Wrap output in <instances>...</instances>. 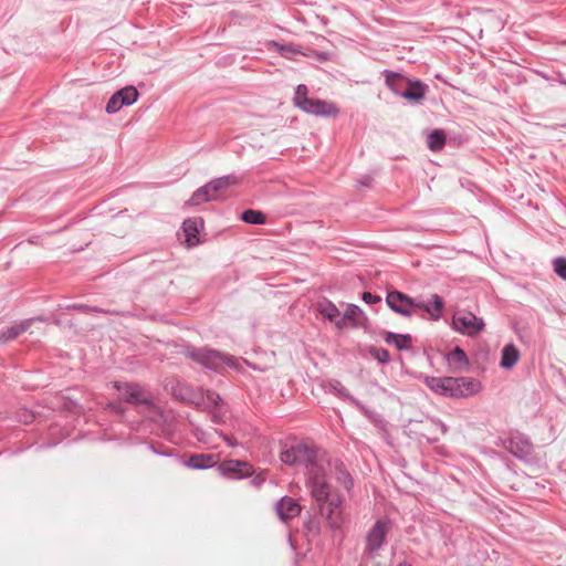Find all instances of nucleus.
I'll return each instance as SVG.
<instances>
[{"instance_id":"nucleus-1","label":"nucleus","mask_w":566,"mask_h":566,"mask_svg":"<svg viewBox=\"0 0 566 566\" xmlns=\"http://www.w3.org/2000/svg\"><path fill=\"white\" fill-rule=\"evenodd\" d=\"M444 300L438 294H430L429 297H410L407 294L392 291L387 294L384 310L390 308L402 316L429 315V318H442Z\"/></svg>"},{"instance_id":"nucleus-2","label":"nucleus","mask_w":566,"mask_h":566,"mask_svg":"<svg viewBox=\"0 0 566 566\" xmlns=\"http://www.w3.org/2000/svg\"><path fill=\"white\" fill-rule=\"evenodd\" d=\"M311 494L317 502L318 513L326 526L336 531L339 530L344 523L343 513V496L332 491L329 484L326 482L325 475L312 474Z\"/></svg>"},{"instance_id":"nucleus-3","label":"nucleus","mask_w":566,"mask_h":566,"mask_svg":"<svg viewBox=\"0 0 566 566\" xmlns=\"http://www.w3.org/2000/svg\"><path fill=\"white\" fill-rule=\"evenodd\" d=\"M281 461L290 467L304 465L307 469L308 488L312 486V474L324 475V461L318 458V451L304 442L285 444L280 453Z\"/></svg>"},{"instance_id":"nucleus-4","label":"nucleus","mask_w":566,"mask_h":566,"mask_svg":"<svg viewBox=\"0 0 566 566\" xmlns=\"http://www.w3.org/2000/svg\"><path fill=\"white\" fill-rule=\"evenodd\" d=\"M308 90L305 84H298L295 88L294 104L307 114L315 116H336L338 108L329 102L307 96Z\"/></svg>"},{"instance_id":"nucleus-5","label":"nucleus","mask_w":566,"mask_h":566,"mask_svg":"<svg viewBox=\"0 0 566 566\" xmlns=\"http://www.w3.org/2000/svg\"><path fill=\"white\" fill-rule=\"evenodd\" d=\"M391 521L382 517L376 521L366 535L365 554L375 559L379 549L386 544L387 535L391 531Z\"/></svg>"},{"instance_id":"nucleus-6","label":"nucleus","mask_w":566,"mask_h":566,"mask_svg":"<svg viewBox=\"0 0 566 566\" xmlns=\"http://www.w3.org/2000/svg\"><path fill=\"white\" fill-rule=\"evenodd\" d=\"M139 91L133 85H127L117 90L108 99L105 106L107 114H116L125 106H130L137 102Z\"/></svg>"},{"instance_id":"nucleus-7","label":"nucleus","mask_w":566,"mask_h":566,"mask_svg":"<svg viewBox=\"0 0 566 566\" xmlns=\"http://www.w3.org/2000/svg\"><path fill=\"white\" fill-rule=\"evenodd\" d=\"M193 357L202 365L214 369L234 365V360L231 357L214 350L199 352Z\"/></svg>"},{"instance_id":"nucleus-8","label":"nucleus","mask_w":566,"mask_h":566,"mask_svg":"<svg viewBox=\"0 0 566 566\" xmlns=\"http://www.w3.org/2000/svg\"><path fill=\"white\" fill-rule=\"evenodd\" d=\"M427 91L428 85L422 81L408 78L405 91L401 93V97L412 104H418L424 98Z\"/></svg>"},{"instance_id":"nucleus-9","label":"nucleus","mask_w":566,"mask_h":566,"mask_svg":"<svg viewBox=\"0 0 566 566\" xmlns=\"http://www.w3.org/2000/svg\"><path fill=\"white\" fill-rule=\"evenodd\" d=\"M61 316H93L99 313H105L97 306H88L80 303H66L59 305Z\"/></svg>"},{"instance_id":"nucleus-10","label":"nucleus","mask_w":566,"mask_h":566,"mask_svg":"<svg viewBox=\"0 0 566 566\" xmlns=\"http://www.w3.org/2000/svg\"><path fill=\"white\" fill-rule=\"evenodd\" d=\"M203 228V219L201 217L188 218L182 222L181 229L189 247L199 244V231Z\"/></svg>"},{"instance_id":"nucleus-11","label":"nucleus","mask_w":566,"mask_h":566,"mask_svg":"<svg viewBox=\"0 0 566 566\" xmlns=\"http://www.w3.org/2000/svg\"><path fill=\"white\" fill-rule=\"evenodd\" d=\"M279 517L283 521H287L296 517L301 513V505L292 497H282L275 506Z\"/></svg>"},{"instance_id":"nucleus-12","label":"nucleus","mask_w":566,"mask_h":566,"mask_svg":"<svg viewBox=\"0 0 566 566\" xmlns=\"http://www.w3.org/2000/svg\"><path fill=\"white\" fill-rule=\"evenodd\" d=\"M382 75L385 76V83L388 88L397 96L401 97V93L405 91V86L408 82V77L403 74L394 72L390 70H384Z\"/></svg>"},{"instance_id":"nucleus-13","label":"nucleus","mask_w":566,"mask_h":566,"mask_svg":"<svg viewBox=\"0 0 566 566\" xmlns=\"http://www.w3.org/2000/svg\"><path fill=\"white\" fill-rule=\"evenodd\" d=\"M452 328L467 336H475L484 329L483 321H451Z\"/></svg>"},{"instance_id":"nucleus-14","label":"nucleus","mask_w":566,"mask_h":566,"mask_svg":"<svg viewBox=\"0 0 566 566\" xmlns=\"http://www.w3.org/2000/svg\"><path fill=\"white\" fill-rule=\"evenodd\" d=\"M212 200H216V197L211 192L208 184H205L192 192L191 197L185 202V206L195 207Z\"/></svg>"},{"instance_id":"nucleus-15","label":"nucleus","mask_w":566,"mask_h":566,"mask_svg":"<svg viewBox=\"0 0 566 566\" xmlns=\"http://www.w3.org/2000/svg\"><path fill=\"white\" fill-rule=\"evenodd\" d=\"M382 337L388 345H394L398 350L408 349L412 345V338L408 334L384 332Z\"/></svg>"},{"instance_id":"nucleus-16","label":"nucleus","mask_w":566,"mask_h":566,"mask_svg":"<svg viewBox=\"0 0 566 566\" xmlns=\"http://www.w3.org/2000/svg\"><path fill=\"white\" fill-rule=\"evenodd\" d=\"M146 420L153 423L157 429L165 422V416L153 402H148L144 399V422Z\"/></svg>"},{"instance_id":"nucleus-17","label":"nucleus","mask_w":566,"mask_h":566,"mask_svg":"<svg viewBox=\"0 0 566 566\" xmlns=\"http://www.w3.org/2000/svg\"><path fill=\"white\" fill-rule=\"evenodd\" d=\"M481 390L479 380L469 377H459L460 398L474 396Z\"/></svg>"},{"instance_id":"nucleus-18","label":"nucleus","mask_w":566,"mask_h":566,"mask_svg":"<svg viewBox=\"0 0 566 566\" xmlns=\"http://www.w3.org/2000/svg\"><path fill=\"white\" fill-rule=\"evenodd\" d=\"M449 366L453 370H462L468 367L469 359L467 354L460 347H455L452 352H450L447 356Z\"/></svg>"},{"instance_id":"nucleus-19","label":"nucleus","mask_w":566,"mask_h":566,"mask_svg":"<svg viewBox=\"0 0 566 566\" xmlns=\"http://www.w3.org/2000/svg\"><path fill=\"white\" fill-rule=\"evenodd\" d=\"M520 359V352L518 349L512 345L509 344L504 346L502 349V356H501V367L504 369H511Z\"/></svg>"},{"instance_id":"nucleus-20","label":"nucleus","mask_w":566,"mask_h":566,"mask_svg":"<svg viewBox=\"0 0 566 566\" xmlns=\"http://www.w3.org/2000/svg\"><path fill=\"white\" fill-rule=\"evenodd\" d=\"M220 468L226 473H238L240 476L250 475L252 473L251 467L248 463L237 460L226 461Z\"/></svg>"},{"instance_id":"nucleus-21","label":"nucleus","mask_w":566,"mask_h":566,"mask_svg":"<svg viewBox=\"0 0 566 566\" xmlns=\"http://www.w3.org/2000/svg\"><path fill=\"white\" fill-rule=\"evenodd\" d=\"M217 462L218 459L213 454H195L189 458L188 465L192 469H207Z\"/></svg>"},{"instance_id":"nucleus-22","label":"nucleus","mask_w":566,"mask_h":566,"mask_svg":"<svg viewBox=\"0 0 566 566\" xmlns=\"http://www.w3.org/2000/svg\"><path fill=\"white\" fill-rule=\"evenodd\" d=\"M446 133L442 129L436 128L428 135L427 145L431 151H440L446 145Z\"/></svg>"},{"instance_id":"nucleus-23","label":"nucleus","mask_w":566,"mask_h":566,"mask_svg":"<svg viewBox=\"0 0 566 566\" xmlns=\"http://www.w3.org/2000/svg\"><path fill=\"white\" fill-rule=\"evenodd\" d=\"M240 219L248 224L261 226L266 223V216L261 210L247 209L242 211Z\"/></svg>"},{"instance_id":"nucleus-24","label":"nucleus","mask_w":566,"mask_h":566,"mask_svg":"<svg viewBox=\"0 0 566 566\" xmlns=\"http://www.w3.org/2000/svg\"><path fill=\"white\" fill-rule=\"evenodd\" d=\"M448 377H427L426 385L434 392L448 396Z\"/></svg>"},{"instance_id":"nucleus-25","label":"nucleus","mask_w":566,"mask_h":566,"mask_svg":"<svg viewBox=\"0 0 566 566\" xmlns=\"http://www.w3.org/2000/svg\"><path fill=\"white\" fill-rule=\"evenodd\" d=\"M182 399H188L190 402L203 406L205 408L217 407L221 400L219 395L210 391H207L205 396L202 395L200 399L196 397H182Z\"/></svg>"},{"instance_id":"nucleus-26","label":"nucleus","mask_w":566,"mask_h":566,"mask_svg":"<svg viewBox=\"0 0 566 566\" xmlns=\"http://www.w3.org/2000/svg\"><path fill=\"white\" fill-rule=\"evenodd\" d=\"M317 310L322 314L323 318H337L340 316L338 307L326 298L318 303Z\"/></svg>"},{"instance_id":"nucleus-27","label":"nucleus","mask_w":566,"mask_h":566,"mask_svg":"<svg viewBox=\"0 0 566 566\" xmlns=\"http://www.w3.org/2000/svg\"><path fill=\"white\" fill-rule=\"evenodd\" d=\"M361 300L368 304L375 311V313H379L381 310H384L385 303L377 294L366 291L361 294Z\"/></svg>"},{"instance_id":"nucleus-28","label":"nucleus","mask_w":566,"mask_h":566,"mask_svg":"<svg viewBox=\"0 0 566 566\" xmlns=\"http://www.w3.org/2000/svg\"><path fill=\"white\" fill-rule=\"evenodd\" d=\"M342 306H345L346 308L339 318H357L360 315L363 318H366L364 312L358 305L342 303Z\"/></svg>"},{"instance_id":"nucleus-29","label":"nucleus","mask_w":566,"mask_h":566,"mask_svg":"<svg viewBox=\"0 0 566 566\" xmlns=\"http://www.w3.org/2000/svg\"><path fill=\"white\" fill-rule=\"evenodd\" d=\"M553 269L558 277L566 281V258L558 256L553 260Z\"/></svg>"},{"instance_id":"nucleus-30","label":"nucleus","mask_w":566,"mask_h":566,"mask_svg":"<svg viewBox=\"0 0 566 566\" xmlns=\"http://www.w3.org/2000/svg\"><path fill=\"white\" fill-rule=\"evenodd\" d=\"M368 353L374 359L378 360L381 364H386L389 361V353L384 348L373 346L368 348Z\"/></svg>"},{"instance_id":"nucleus-31","label":"nucleus","mask_w":566,"mask_h":566,"mask_svg":"<svg viewBox=\"0 0 566 566\" xmlns=\"http://www.w3.org/2000/svg\"><path fill=\"white\" fill-rule=\"evenodd\" d=\"M448 396L460 398V391H459V378L455 377H448Z\"/></svg>"},{"instance_id":"nucleus-32","label":"nucleus","mask_w":566,"mask_h":566,"mask_svg":"<svg viewBox=\"0 0 566 566\" xmlns=\"http://www.w3.org/2000/svg\"><path fill=\"white\" fill-rule=\"evenodd\" d=\"M272 45L284 57H289L291 54H294L296 52V50L291 44H281L279 42L273 41Z\"/></svg>"},{"instance_id":"nucleus-33","label":"nucleus","mask_w":566,"mask_h":566,"mask_svg":"<svg viewBox=\"0 0 566 566\" xmlns=\"http://www.w3.org/2000/svg\"><path fill=\"white\" fill-rule=\"evenodd\" d=\"M211 192L213 193V196L216 197V199H218V193L224 189H227V186L224 184H222L221 180H219V178H214L212 180H210L209 182H207Z\"/></svg>"},{"instance_id":"nucleus-34","label":"nucleus","mask_w":566,"mask_h":566,"mask_svg":"<svg viewBox=\"0 0 566 566\" xmlns=\"http://www.w3.org/2000/svg\"><path fill=\"white\" fill-rule=\"evenodd\" d=\"M126 392L124 394L125 399L128 402L139 403L140 402V394L137 390H133L130 386H125Z\"/></svg>"},{"instance_id":"nucleus-35","label":"nucleus","mask_w":566,"mask_h":566,"mask_svg":"<svg viewBox=\"0 0 566 566\" xmlns=\"http://www.w3.org/2000/svg\"><path fill=\"white\" fill-rule=\"evenodd\" d=\"M25 329H27V326H24L23 324H20L15 327H11L9 329L8 336L4 337V340L12 339V338L17 337L20 333L24 332Z\"/></svg>"},{"instance_id":"nucleus-36","label":"nucleus","mask_w":566,"mask_h":566,"mask_svg":"<svg viewBox=\"0 0 566 566\" xmlns=\"http://www.w3.org/2000/svg\"><path fill=\"white\" fill-rule=\"evenodd\" d=\"M219 180H221L222 184H224L227 186V188H229L232 185H237L239 181V178L235 175H226V176L219 177Z\"/></svg>"},{"instance_id":"nucleus-37","label":"nucleus","mask_w":566,"mask_h":566,"mask_svg":"<svg viewBox=\"0 0 566 566\" xmlns=\"http://www.w3.org/2000/svg\"><path fill=\"white\" fill-rule=\"evenodd\" d=\"M306 528L310 533H312L313 535H318L321 533V527H319V524L315 521H310L308 523H306Z\"/></svg>"},{"instance_id":"nucleus-38","label":"nucleus","mask_w":566,"mask_h":566,"mask_svg":"<svg viewBox=\"0 0 566 566\" xmlns=\"http://www.w3.org/2000/svg\"><path fill=\"white\" fill-rule=\"evenodd\" d=\"M531 450V444L525 441L523 442V446L521 447V450H520V457L524 455V454H527Z\"/></svg>"},{"instance_id":"nucleus-39","label":"nucleus","mask_w":566,"mask_h":566,"mask_svg":"<svg viewBox=\"0 0 566 566\" xmlns=\"http://www.w3.org/2000/svg\"><path fill=\"white\" fill-rule=\"evenodd\" d=\"M557 81L558 83H560L562 85H565L566 86V78H564L563 74L562 73H558L557 74Z\"/></svg>"},{"instance_id":"nucleus-40","label":"nucleus","mask_w":566,"mask_h":566,"mask_svg":"<svg viewBox=\"0 0 566 566\" xmlns=\"http://www.w3.org/2000/svg\"><path fill=\"white\" fill-rule=\"evenodd\" d=\"M212 419H213L214 422H221L222 421L221 417L218 413H216V412L212 415Z\"/></svg>"},{"instance_id":"nucleus-41","label":"nucleus","mask_w":566,"mask_h":566,"mask_svg":"<svg viewBox=\"0 0 566 566\" xmlns=\"http://www.w3.org/2000/svg\"><path fill=\"white\" fill-rule=\"evenodd\" d=\"M344 321H337V328H342V324Z\"/></svg>"},{"instance_id":"nucleus-42","label":"nucleus","mask_w":566,"mask_h":566,"mask_svg":"<svg viewBox=\"0 0 566 566\" xmlns=\"http://www.w3.org/2000/svg\"><path fill=\"white\" fill-rule=\"evenodd\" d=\"M398 566H410V565H409V564H407V563H401V564H399Z\"/></svg>"},{"instance_id":"nucleus-43","label":"nucleus","mask_w":566,"mask_h":566,"mask_svg":"<svg viewBox=\"0 0 566 566\" xmlns=\"http://www.w3.org/2000/svg\"><path fill=\"white\" fill-rule=\"evenodd\" d=\"M451 318H452V319H455V318H458V317H457V315L454 314Z\"/></svg>"},{"instance_id":"nucleus-44","label":"nucleus","mask_w":566,"mask_h":566,"mask_svg":"<svg viewBox=\"0 0 566 566\" xmlns=\"http://www.w3.org/2000/svg\"><path fill=\"white\" fill-rule=\"evenodd\" d=\"M511 450H512V453H515V450H513L512 448H511ZM516 454H518V453L516 452Z\"/></svg>"},{"instance_id":"nucleus-45","label":"nucleus","mask_w":566,"mask_h":566,"mask_svg":"<svg viewBox=\"0 0 566 566\" xmlns=\"http://www.w3.org/2000/svg\"><path fill=\"white\" fill-rule=\"evenodd\" d=\"M562 127H566V124L562 125Z\"/></svg>"}]
</instances>
